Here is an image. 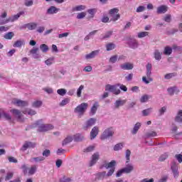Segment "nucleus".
Returning <instances> with one entry per match:
<instances>
[{"label":"nucleus","mask_w":182,"mask_h":182,"mask_svg":"<svg viewBox=\"0 0 182 182\" xmlns=\"http://www.w3.org/2000/svg\"><path fill=\"white\" fill-rule=\"evenodd\" d=\"M167 159H168V152H165L159 156V161H164Z\"/></svg>","instance_id":"40"},{"label":"nucleus","mask_w":182,"mask_h":182,"mask_svg":"<svg viewBox=\"0 0 182 182\" xmlns=\"http://www.w3.org/2000/svg\"><path fill=\"white\" fill-rule=\"evenodd\" d=\"M38 50H39V48H33L30 50V53H31L33 59H41L42 58L41 54L38 53Z\"/></svg>","instance_id":"15"},{"label":"nucleus","mask_w":182,"mask_h":182,"mask_svg":"<svg viewBox=\"0 0 182 182\" xmlns=\"http://www.w3.org/2000/svg\"><path fill=\"white\" fill-rule=\"evenodd\" d=\"M163 21H164V22H167L168 23H170V22H171V14H166L164 17Z\"/></svg>","instance_id":"51"},{"label":"nucleus","mask_w":182,"mask_h":182,"mask_svg":"<svg viewBox=\"0 0 182 182\" xmlns=\"http://www.w3.org/2000/svg\"><path fill=\"white\" fill-rule=\"evenodd\" d=\"M74 141H82V140H84L85 136L82 134H76L73 137Z\"/></svg>","instance_id":"29"},{"label":"nucleus","mask_w":182,"mask_h":182,"mask_svg":"<svg viewBox=\"0 0 182 182\" xmlns=\"http://www.w3.org/2000/svg\"><path fill=\"white\" fill-rule=\"evenodd\" d=\"M128 45L131 49H137V48H139V42L136 39H130L128 42Z\"/></svg>","instance_id":"16"},{"label":"nucleus","mask_w":182,"mask_h":182,"mask_svg":"<svg viewBox=\"0 0 182 182\" xmlns=\"http://www.w3.org/2000/svg\"><path fill=\"white\" fill-rule=\"evenodd\" d=\"M57 93L58 95H60V96H65V95H66V90L61 88V89H58L57 90Z\"/></svg>","instance_id":"59"},{"label":"nucleus","mask_w":182,"mask_h":182,"mask_svg":"<svg viewBox=\"0 0 182 182\" xmlns=\"http://www.w3.org/2000/svg\"><path fill=\"white\" fill-rule=\"evenodd\" d=\"M43 90L48 93V95L53 94V89L49 87H43Z\"/></svg>","instance_id":"47"},{"label":"nucleus","mask_w":182,"mask_h":182,"mask_svg":"<svg viewBox=\"0 0 182 182\" xmlns=\"http://www.w3.org/2000/svg\"><path fill=\"white\" fill-rule=\"evenodd\" d=\"M166 112H167V107H162L161 109H159V115L163 116V114H164Z\"/></svg>","instance_id":"49"},{"label":"nucleus","mask_w":182,"mask_h":182,"mask_svg":"<svg viewBox=\"0 0 182 182\" xmlns=\"http://www.w3.org/2000/svg\"><path fill=\"white\" fill-rule=\"evenodd\" d=\"M100 157V154H99V152H95L92 156L91 161H90V164H89L90 167L95 166V164H96V163H97Z\"/></svg>","instance_id":"10"},{"label":"nucleus","mask_w":182,"mask_h":182,"mask_svg":"<svg viewBox=\"0 0 182 182\" xmlns=\"http://www.w3.org/2000/svg\"><path fill=\"white\" fill-rule=\"evenodd\" d=\"M14 32H9L4 35V39H9L11 40L12 38H14Z\"/></svg>","instance_id":"53"},{"label":"nucleus","mask_w":182,"mask_h":182,"mask_svg":"<svg viewBox=\"0 0 182 182\" xmlns=\"http://www.w3.org/2000/svg\"><path fill=\"white\" fill-rule=\"evenodd\" d=\"M95 150V146H90L87 147L85 149H84V151L85 153H90L91 151H93Z\"/></svg>","instance_id":"62"},{"label":"nucleus","mask_w":182,"mask_h":182,"mask_svg":"<svg viewBox=\"0 0 182 182\" xmlns=\"http://www.w3.org/2000/svg\"><path fill=\"white\" fill-rule=\"evenodd\" d=\"M11 113H12L13 116H14V117H16V119H17V120H18V122H22V112H21L19 111V109H13L10 110Z\"/></svg>","instance_id":"9"},{"label":"nucleus","mask_w":182,"mask_h":182,"mask_svg":"<svg viewBox=\"0 0 182 182\" xmlns=\"http://www.w3.org/2000/svg\"><path fill=\"white\" fill-rule=\"evenodd\" d=\"M42 105H43V102L42 101L36 100L32 103V107H35L36 109H39V107H42Z\"/></svg>","instance_id":"33"},{"label":"nucleus","mask_w":182,"mask_h":182,"mask_svg":"<svg viewBox=\"0 0 182 182\" xmlns=\"http://www.w3.org/2000/svg\"><path fill=\"white\" fill-rule=\"evenodd\" d=\"M70 102V99L65 98L60 103V106H61V107H63V106H66V105L69 104Z\"/></svg>","instance_id":"45"},{"label":"nucleus","mask_w":182,"mask_h":182,"mask_svg":"<svg viewBox=\"0 0 182 182\" xmlns=\"http://www.w3.org/2000/svg\"><path fill=\"white\" fill-rule=\"evenodd\" d=\"M43 157H49V156H50V150L49 149H45L43 151Z\"/></svg>","instance_id":"63"},{"label":"nucleus","mask_w":182,"mask_h":182,"mask_svg":"<svg viewBox=\"0 0 182 182\" xmlns=\"http://www.w3.org/2000/svg\"><path fill=\"white\" fill-rule=\"evenodd\" d=\"M151 110H152L151 108H148V109H144L142 111L143 116H149V114H150V113H151Z\"/></svg>","instance_id":"56"},{"label":"nucleus","mask_w":182,"mask_h":182,"mask_svg":"<svg viewBox=\"0 0 182 182\" xmlns=\"http://www.w3.org/2000/svg\"><path fill=\"white\" fill-rule=\"evenodd\" d=\"M105 91L110 92V93H113V95H115L116 96H118V95L122 93V91L119 89V84H115L114 85L110 84L107 85L105 86Z\"/></svg>","instance_id":"2"},{"label":"nucleus","mask_w":182,"mask_h":182,"mask_svg":"<svg viewBox=\"0 0 182 182\" xmlns=\"http://www.w3.org/2000/svg\"><path fill=\"white\" fill-rule=\"evenodd\" d=\"M45 157L43 156H37V157H32L30 159L31 163H41V161H44Z\"/></svg>","instance_id":"25"},{"label":"nucleus","mask_w":182,"mask_h":182,"mask_svg":"<svg viewBox=\"0 0 182 182\" xmlns=\"http://www.w3.org/2000/svg\"><path fill=\"white\" fill-rule=\"evenodd\" d=\"M167 11H168V6L166 5H161L156 9V14L161 15L163 14H166Z\"/></svg>","instance_id":"14"},{"label":"nucleus","mask_w":182,"mask_h":182,"mask_svg":"<svg viewBox=\"0 0 182 182\" xmlns=\"http://www.w3.org/2000/svg\"><path fill=\"white\" fill-rule=\"evenodd\" d=\"M40 50H41L43 53H46L49 50V46L46 44H41L40 46Z\"/></svg>","instance_id":"37"},{"label":"nucleus","mask_w":182,"mask_h":182,"mask_svg":"<svg viewBox=\"0 0 182 182\" xmlns=\"http://www.w3.org/2000/svg\"><path fill=\"white\" fill-rule=\"evenodd\" d=\"M72 141H73V136H68L63 141L62 143L63 146H66L68 144H69V143H72Z\"/></svg>","instance_id":"31"},{"label":"nucleus","mask_w":182,"mask_h":182,"mask_svg":"<svg viewBox=\"0 0 182 182\" xmlns=\"http://www.w3.org/2000/svg\"><path fill=\"white\" fill-rule=\"evenodd\" d=\"M23 43V41L18 40L14 43L13 46L14 48H21Z\"/></svg>","instance_id":"42"},{"label":"nucleus","mask_w":182,"mask_h":182,"mask_svg":"<svg viewBox=\"0 0 182 182\" xmlns=\"http://www.w3.org/2000/svg\"><path fill=\"white\" fill-rule=\"evenodd\" d=\"M23 113L24 114H29L30 116H35V114H36V111L33 109H27L26 111H23Z\"/></svg>","instance_id":"44"},{"label":"nucleus","mask_w":182,"mask_h":182,"mask_svg":"<svg viewBox=\"0 0 182 182\" xmlns=\"http://www.w3.org/2000/svg\"><path fill=\"white\" fill-rule=\"evenodd\" d=\"M105 48L107 52H110V50H113V49H116V44L113 43H109L105 46Z\"/></svg>","instance_id":"34"},{"label":"nucleus","mask_w":182,"mask_h":182,"mask_svg":"<svg viewBox=\"0 0 182 182\" xmlns=\"http://www.w3.org/2000/svg\"><path fill=\"white\" fill-rule=\"evenodd\" d=\"M126 102H127L126 100H117L114 103V106L115 109H119L120 106H124L126 105Z\"/></svg>","instance_id":"21"},{"label":"nucleus","mask_w":182,"mask_h":182,"mask_svg":"<svg viewBox=\"0 0 182 182\" xmlns=\"http://www.w3.org/2000/svg\"><path fill=\"white\" fill-rule=\"evenodd\" d=\"M12 177H14V173H12V172L7 173V174L5 177V181H8L11 180V178H12Z\"/></svg>","instance_id":"61"},{"label":"nucleus","mask_w":182,"mask_h":182,"mask_svg":"<svg viewBox=\"0 0 182 182\" xmlns=\"http://www.w3.org/2000/svg\"><path fill=\"white\" fill-rule=\"evenodd\" d=\"M113 134H114L113 128H107L103 132L102 134L101 135V140H106V139H109V137L113 136Z\"/></svg>","instance_id":"5"},{"label":"nucleus","mask_w":182,"mask_h":182,"mask_svg":"<svg viewBox=\"0 0 182 182\" xmlns=\"http://www.w3.org/2000/svg\"><path fill=\"white\" fill-rule=\"evenodd\" d=\"M118 58L119 57L116 55L111 56L109 58V63H116V62H117Z\"/></svg>","instance_id":"57"},{"label":"nucleus","mask_w":182,"mask_h":182,"mask_svg":"<svg viewBox=\"0 0 182 182\" xmlns=\"http://www.w3.org/2000/svg\"><path fill=\"white\" fill-rule=\"evenodd\" d=\"M121 69H123V70H132L133 69L134 66L132 63H125L120 65Z\"/></svg>","instance_id":"22"},{"label":"nucleus","mask_w":182,"mask_h":182,"mask_svg":"<svg viewBox=\"0 0 182 182\" xmlns=\"http://www.w3.org/2000/svg\"><path fill=\"white\" fill-rule=\"evenodd\" d=\"M117 14H119V9L114 8V9H112L111 10H109V15L111 16H114Z\"/></svg>","instance_id":"58"},{"label":"nucleus","mask_w":182,"mask_h":182,"mask_svg":"<svg viewBox=\"0 0 182 182\" xmlns=\"http://www.w3.org/2000/svg\"><path fill=\"white\" fill-rule=\"evenodd\" d=\"M53 127L52 124H41L38 125V131L40 132H49V130H53Z\"/></svg>","instance_id":"7"},{"label":"nucleus","mask_w":182,"mask_h":182,"mask_svg":"<svg viewBox=\"0 0 182 182\" xmlns=\"http://www.w3.org/2000/svg\"><path fill=\"white\" fill-rule=\"evenodd\" d=\"M60 182H72V178H70L69 177H66V176H63L60 179Z\"/></svg>","instance_id":"60"},{"label":"nucleus","mask_w":182,"mask_h":182,"mask_svg":"<svg viewBox=\"0 0 182 182\" xmlns=\"http://www.w3.org/2000/svg\"><path fill=\"white\" fill-rule=\"evenodd\" d=\"M99 53H100V50H94L89 54H86L85 55V59L86 60H90V59H95V58L97 56Z\"/></svg>","instance_id":"11"},{"label":"nucleus","mask_w":182,"mask_h":182,"mask_svg":"<svg viewBox=\"0 0 182 182\" xmlns=\"http://www.w3.org/2000/svg\"><path fill=\"white\" fill-rule=\"evenodd\" d=\"M99 134V127H94L90 132V139L93 140Z\"/></svg>","instance_id":"19"},{"label":"nucleus","mask_w":182,"mask_h":182,"mask_svg":"<svg viewBox=\"0 0 182 182\" xmlns=\"http://www.w3.org/2000/svg\"><path fill=\"white\" fill-rule=\"evenodd\" d=\"M12 103L13 105H14L15 106H18V107H25L26 106H28L27 101L18 100L16 98L12 100Z\"/></svg>","instance_id":"6"},{"label":"nucleus","mask_w":182,"mask_h":182,"mask_svg":"<svg viewBox=\"0 0 182 182\" xmlns=\"http://www.w3.org/2000/svg\"><path fill=\"white\" fill-rule=\"evenodd\" d=\"M123 143L117 144L114 147V151H119V150L123 149Z\"/></svg>","instance_id":"48"},{"label":"nucleus","mask_w":182,"mask_h":182,"mask_svg":"<svg viewBox=\"0 0 182 182\" xmlns=\"http://www.w3.org/2000/svg\"><path fill=\"white\" fill-rule=\"evenodd\" d=\"M171 168L173 174V177L177 178L178 177V165L175 161L171 162Z\"/></svg>","instance_id":"8"},{"label":"nucleus","mask_w":182,"mask_h":182,"mask_svg":"<svg viewBox=\"0 0 182 182\" xmlns=\"http://www.w3.org/2000/svg\"><path fill=\"white\" fill-rule=\"evenodd\" d=\"M36 166L33 165V166H31L29 170H28V174H30V176L33 175L34 173H36Z\"/></svg>","instance_id":"46"},{"label":"nucleus","mask_w":182,"mask_h":182,"mask_svg":"<svg viewBox=\"0 0 182 182\" xmlns=\"http://www.w3.org/2000/svg\"><path fill=\"white\" fill-rule=\"evenodd\" d=\"M146 36H149V32L147 31H142L140 33H138V38H146Z\"/></svg>","instance_id":"52"},{"label":"nucleus","mask_w":182,"mask_h":182,"mask_svg":"<svg viewBox=\"0 0 182 182\" xmlns=\"http://www.w3.org/2000/svg\"><path fill=\"white\" fill-rule=\"evenodd\" d=\"M153 65L151 63L146 65V76L142 77V82L146 85H149L150 82H153V78H151V69Z\"/></svg>","instance_id":"1"},{"label":"nucleus","mask_w":182,"mask_h":182,"mask_svg":"<svg viewBox=\"0 0 182 182\" xmlns=\"http://www.w3.org/2000/svg\"><path fill=\"white\" fill-rule=\"evenodd\" d=\"M99 108V102H96L92 105V107L90 111V116H95L96 114V112H97V109Z\"/></svg>","instance_id":"18"},{"label":"nucleus","mask_w":182,"mask_h":182,"mask_svg":"<svg viewBox=\"0 0 182 182\" xmlns=\"http://www.w3.org/2000/svg\"><path fill=\"white\" fill-rule=\"evenodd\" d=\"M36 26H38V24L36 23H31L27 24V28L29 29V31H33L36 29Z\"/></svg>","instance_id":"43"},{"label":"nucleus","mask_w":182,"mask_h":182,"mask_svg":"<svg viewBox=\"0 0 182 182\" xmlns=\"http://www.w3.org/2000/svg\"><path fill=\"white\" fill-rule=\"evenodd\" d=\"M130 156H132V151L129 149H127L125 152V158H126V164H129L130 163Z\"/></svg>","instance_id":"39"},{"label":"nucleus","mask_w":182,"mask_h":182,"mask_svg":"<svg viewBox=\"0 0 182 182\" xmlns=\"http://www.w3.org/2000/svg\"><path fill=\"white\" fill-rule=\"evenodd\" d=\"M176 123H179L180 124L182 123V110H179L177 112L176 116L174 119Z\"/></svg>","instance_id":"27"},{"label":"nucleus","mask_w":182,"mask_h":182,"mask_svg":"<svg viewBox=\"0 0 182 182\" xmlns=\"http://www.w3.org/2000/svg\"><path fill=\"white\" fill-rule=\"evenodd\" d=\"M150 97H151V96L149 95H144L142 97H141L140 98V102L141 103H146V102H147V100H149V99H150Z\"/></svg>","instance_id":"41"},{"label":"nucleus","mask_w":182,"mask_h":182,"mask_svg":"<svg viewBox=\"0 0 182 182\" xmlns=\"http://www.w3.org/2000/svg\"><path fill=\"white\" fill-rule=\"evenodd\" d=\"M96 180H105L107 178L106 176V171L99 172L95 174Z\"/></svg>","instance_id":"24"},{"label":"nucleus","mask_w":182,"mask_h":182,"mask_svg":"<svg viewBox=\"0 0 182 182\" xmlns=\"http://www.w3.org/2000/svg\"><path fill=\"white\" fill-rule=\"evenodd\" d=\"M60 9L56 8L55 6H51L49 9H48L46 14L48 15H53V14H58Z\"/></svg>","instance_id":"23"},{"label":"nucleus","mask_w":182,"mask_h":182,"mask_svg":"<svg viewBox=\"0 0 182 182\" xmlns=\"http://www.w3.org/2000/svg\"><path fill=\"white\" fill-rule=\"evenodd\" d=\"M114 166H116V161H112L108 164H104V167H105V168H114Z\"/></svg>","instance_id":"36"},{"label":"nucleus","mask_w":182,"mask_h":182,"mask_svg":"<svg viewBox=\"0 0 182 182\" xmlns=\"http://www.w3.org/2000/svg\"><path fill=\"white\" fill-rule=\"evenodd\" d=\"M18 19H19V15L16 14L9 17L6 20L3 21L1 23L3 25H5V23H9V22H15V21H18Z\"/></svg>","instance_id":"17"},{"label":"nucleus","mask_w":182,"mask_h":182,"mask_svg":"<svg viewBox=\"0 0 182 182\" xmlns=\"http://www.w3.org/2000/svg\"><path fill=\"white\" fill-rule=\"evenodd\" d=\"M175 158L178 161V163H182V154H181L175 155Z\"/></svg>","instance_id":"64"},{"label":"nucleus","mask_w":182,"mask_h":182,"mask_svg":"<svg viewBox=\"0 0 182 182\" xmlns=\"http://www.w3.org/2000/svg\"><path fill=\"white\" fill-rule=\"evenodd\" d=\"M85 89V85H80L77 90V97H82V90Z\"/></svg>","instance_id":"50"},{"label":"nucleus","mask_w":182,"mask_h":182,"mask_svg":"<svg viewBox=\"0 0 182 182\" xmlns=\"http://www.w3.org/2000/svg\"><path fill=\"white\" fill-rule=\"evenodd\" d=\"M87 103L86 102H82L78 106H77L75 109H74V113L76 114H78V116H83L85 114V112L87 110Z\"/></svg>","instance_id":"3"},{"label":"nucleus","mask_w":182,"mask_h":182,"mask_svg":"<svg viewBox=\"0 0 182 182\" xmlns=\"http://www.w3.org/2000/svg\"><path fill=\"white\" fill-rule=\"evenodd\" d=\"M140 127H141V123L140 122H136L134 125L133 129L131 131V133L133 136L137 134V132L140 130Z\"/></svg>","instance_id":"20"},{"label":"nucleus","mask_w":182,"mask_h":182,"mask_svg":"<svg viewBox=\"0 0 182 182\" xmlns=\"http://www.w3.org/2000/svg\"><path fill=\"white\" fill-rule=\"evenodd\" d=\"M112 35H113V31H107L102 38V39H109V38H110V36H112Z\"/></svg>","instance_id":"55"},{"label":"nucleus","mask_w":182,"mask_h":182,"mask_svg":"<svg viewBox=\"0 0 182 182\" xmlns=\"http://www.w3.org/2000/svg\"><path fill=\"white\" fill-rule=\"evenodd\" d=\"M157 136V132L154 131H149L145 134L144 136V139H151L153 137H156Z\"/></svg>","instance_id":"26"},{"label":"nucleus","mask_w":182,"mask_h":182,"mask_svg":"<svg viewBox=\"0 0 182 182\" xmlns=\"http://www.w3.org/2000/svg\"><path fill=\"white\" fill-rule=\"evenodd\" d=\"M177 76V73H169L164 75V77L165 80H170V79H173V77H176Z\"/></svg>","instance_id":"30"},{"label":"nucleus","mask_w":182,"mask_h":182,"mask_svg":"<svg viewBox=\"0 0 182 182\" xmlns=\"http://www.w3.org/2000/svg\"><path fill=\"white\" fill-rule=\"evenodd\" d=\"M86 9V6L85 5H79L75 7H73L72 12H79L80 11H85Z\"/></svg>","instance_id":"28"},{"label":"nucleus","mask_w":182,"mask_h":182,"mask_svg":"<svg viewBox=\"0 0 182 182\" xmlns=\"http://www.w3.org/2000/svg\"><path fill=\"white\" fill-rule=\"evenodd\" d=\"M154 58L156 59V60H161V53L159 50H154Z\"/></svg>","instance_id":"35"},{"label":"nucleus","mask_w":182,"mask_h":182,"mask_svg":"<svg viewBox=\"0 0 182 182\" xmlns=\"http://www.w3.org/2000/svg\"><path fill=\"white\" fill-rule=\"evenodd\" d=\"M173 53V48L170 46H166L164 50V54H165L166 56H170Z\"/></svg>","instance_id":"32"},{"label":"nucleus","mask_w":182,"mask_h":182,"mask_svg":"<svg viewBox=\"0 0 182 182\" xmlns=\"http://www.w3.org/2000/svg\"><path fill=\"white\" fill-rule=\"evenodd\" d=\"M176 90H177V87L176 86L170 87L167 89V92L170 96H173Z\"/></svg>","instance_id":"38"},{"label":"nucleus","mask_w":182,"mask_h":182,"mask_svg":"<svg viewBox=\"0 0 182 182\" xmlns=\"http://www.w3.org/2000/svg\"><path fill=\"white\" fill-rule=\"evenodd\" d=\"M36 146V144H33L31 141H26L22 147L21 148V151H26L27 149H33V147H35Z\"/></svg>","instance_id":"13"},{"label":"nucleus","mask_w":182,"mask_h":182,"mask_svg":"<svg viewBox=\"0 0 182 182\" xmlns=\"http://www.w3.org/2000/svg\"><path fill=\"white\" fill-rule=\"evenodd\" d=\"M134 169V166H133V164H126L125 168H123L122 169L117 172L116 177H121L123 173H126L127 174H129V173H132V171H133Z\"/></svg>","instance_id":"4"},{"label":"nucleus","mask_w":182,"mask_h":182,"mask_svg":"<svg viewBox=\"0 0 182 182\" xmlns=\"http://www.w3.org/2000/svg\"><path fill=\"white\" fill-rule=\"evenodd\" d=\"M54 60V58H50L45 61V64L47 65V66H50V65H53Z\"/></svg>","instance_id":"54"},{"label":"nucleus","mask_w":182,"mask_h":182,"mask_svg":"<svg viewBox=\"0 0 182 182\" xmlns=\"http://www.w3.org/2000/svg\"><path fill=\"white\" fill-rule=\"evenodd\" d=\"M95 124H96V119L90 118L85 122V124L84 125V129L88 130V129H90V127H92V126H95Z\"/></svg>","instance_id":"12"}]
</instances>
